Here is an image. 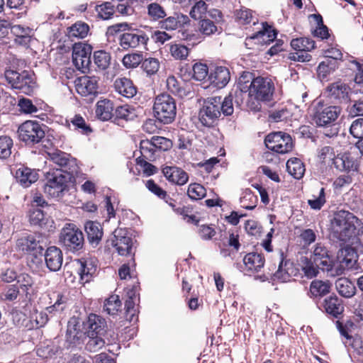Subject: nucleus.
I'll return each mask as SVG.
<instances>
[{"mask_svg":"<svg viewBox=\"0 0 363 363\" xmlns=\"http://www.w3.org/2000/svg\"><path fill=\"white\" fill-rule=\"evenodd\" d=\"M338 105L324 106L320 103L314 108L313 120L318 127L325 128L323 134L332 138L338 133L336 121L342 113Z\"/></svg>","mask_w":363,"mask_h":363,"instance_id":"nucleus-1","label":"nucleus"},{"mask_svg":"<svg viewBox=\"0 0 363 363\" xmlns=\"http://www.w3.org/2000/svg\"><path fill=\"white\" fill-rule=\"evenodd\" d=\"M331 223L334 233L342 241L347 242L359 234V219L349 211L336 212Z\"/></svg>","mask_w":363,"mask_h":363,"instance_id":"nucleus-2","label":"nucleus"},{"mask_svg":"<svg viewBox=\"0 0 363 363\" xmlns=\"http://www.w3.org/2000/svg\"><path fill=\"white\" fill-rule=\"evenodd\" d=\"M44 192L52 198H59L67 189L68 183L75 182L79 177L63 174L60 170H50L45 174Z\"/></svg>","mask_w":363,"mask_h":363,"instance_id":"nucleus-3","label":"nucleus"},{"mask_svg":"<svg viewBox=\"0 0 363 363\" xmlns=\"http://www.w3.org/2000/svg\"><path fill=\"white\" fill-rule=\"evenodd\" d=\"M4 77L13 89L27 95L31 94L36 87L35 74L32 71L6 69Z\"/></svg>","mask_w":363,"mask_h":363,"instance_id":"nucleus-4","label":"nucleus"},{"mask_svg":"<svg viewBox=\"0 0 363 363\" xmlns=\"http://www.w3.org/2000/svg\"><path fill=\"white\" fill-rule=\"evenodd\" d=\"M244 75H247L246 79L250 80L247 84L249 87L247 96L254 97L257 101H269L272 99L274 85L270 79L262 77L252 79L250 73Z\"/></svg>","mask_w":363,"mask_h":363,"instance_id":"nucleus-5","label":"nucleus"},{"mask_svg":"<svg viewBox=\"0 0 363 363\" xmlns=\"http://www.w3.org/2000/svg\"><path fill=\"white\" fill-rule=\"evenodd\" d=\"M153 112L155 117L160 123H171L177 113L174 99L167 94L158 95L155 99Z\"/></svg>","mask_w":363,"mask_h":363,"instance_id":"nucleus-6","label":"nucleus"},{"mask_svg":"<svg viewBox=\"0 0 363 363\" xmlns=\"http://www.w3.org/2000/svg\"><path fill=\"white\" fill-rule=\"evenodd\" d=\"M46 126L35 121H26L18 128V139L28 146H33L43 141Z\"/></svg>","mask_w":363,"mask_h":363,"instance_id":"nucleus-7","label":"nucleus"},{"mask_svg":"<svg viewBox=\"0 0 363 363\" xmlns=\"http://www.w3.org/2000/svg\"><path fill=\"white\" fill-rule=\"evenodd\" d=\"M221 96H212L204 100L199 113L202 125L211 128L218 123L220 116Z\"/></svg>","mask_w":363,"mask_h":363,"instance_id":"nucleus-8","label":"nucleus"},{"mask_svg":"<svg viewBox=\"0 0 363 363\" xmlns=\"http://www.w3.org/2000/svg\"><path fill=\"white\" fill-rule=\"evenodd\" d=\"M60 242L68 251L78 252L84 247V234L74 224L67 223L61 230Z\"/></svg>","mask_w":363,"mask_h":363,"instance_id":"nucleus-9","label":"nucleus"},{"mask_svg":"<svg viewBox=\"0 0 363 363\" xmlns=\"http://www.w3.org/2000/svg\"><path fill=\"white\" fill-rule=\"evenodd\" d=\"M48 155L50 160L60 167L55 170H60L63 174L77 177L82 174L77 159L70 155L59 150H51L48 152Z\"/></svg>","mask_w":363,"mask_h":363,"instance_id":"nucleus-10","label":"nucleus"},{"mask_svg":"<svg viewBox=\"0 0 363 363\" xmlns=\"http://www.w3.org/2000/svg\"><path fill=\"white\" fill-rule=\"evenodd\" d=\"M337 257L338 262H333L330 277L342 275L346 269H352L357 262L358 255L353 247H345L338 251Z\"/></svg>","mask_w":363,"mask_h":363,"instance_id":"nucleus-11","label":"nucleus"},{"mask_svg":"<svg viewBox=\"0 0 363 363\" xmlns=\"http://www.w3.org/2000/svg\"><path fill=\"white\" fill-rule=\"evenodd\" d=\"M266 147L279 154H285L292 150L293 142L290 135L283 132H274L267 135L264 139Z\"/></svg>","mask_w":363,"mask_h":363,"instance_id":"nucleus-12","label":"nucleus"},{"mask_svg":"<svg viewBox=\"0 0 363 363\" xmlns=\"http://www.w3.org/2000/svg\"><path fill=\"white\" fill-rule=\"evenodd\" d=\"M91 46L86 43H74L72 48V62L76 68L82 72L89 69Z\"/></svg>","mask_w":363,"mask_h":363,"instance_id":"nucleus-13","label":"nucleus"},{"mask_svg":"<svg viewBox=\"0 0 363 363\" xmlns=\"http://www.w3.org/2000/svg\"><path fill=\"white\" fill-rule=\"evenodd\" d=\"M111 245L121 256L134 255L133 239L125 229L118 228L114 230Z\"/></svg>","mask_w":363,"mask_h":363,"instance_id":"nucleus-14","label":"nucleus"},{"mask_svg":"<svg viewBox=\"0 0 363 363\" xmlns=\"http://www.w3.org/2000/svg\"><path fill=\"white\" fill-rule=\"evenodd\" d=\"M99 78L95 76H82L75 80L77 92L86 97L88 101H92L98 94Z\"/></svg>","mask_w":363,"mask_h":363,"instance_id":"nucleus-15","label":"nucleus"},{"mask_svg":"<svg viewBox=\"0 0 363 363\" xmlns=\"http://www.w3.org/2000/svg\"><path fill=\"white\" fill-rule=\"evenodd\" d=\"M128 32L121 34L119 37L120 45L124 50L135 48L140 45H146L149 37L143 30L138 29H130Z\"/></svg>","mask_w":363,"mask_h":363,"instance_id":"nucleus-16","label":"nucleus"},{"mask_svg":"<svg viewBox=\"0 0 363 363\" xmlns=\"http://www.w3.org/2000/svg\"><path fill=\"white\" fill-rule=\"evenodd\" d=\"M350 86L337 81L328 84L325 89L326 96L335 104L347 103L350 101Z\"/></svg>","mask_w":363,"mask_h":363,"instance_id":"nucleus-17","label":"nucleus"},{"mask_svg":"<svg viewBox=\"0 0 363 363\" xmlns=\"http://www.w3.org/2000/svg\"><path fill=\"white\" fill-rule=\"evenodd\" d=\"M311 259L318 269L327 272L329 276L333 260L329 255V251L324 245L317 243L313 247Z\"/></svg>","mask_w":363,"mask_h":363,"instance_id":"nucleus-18","label":"nucleus"},{"mask_svg":"<svg viewBox=\"0 0 363 363\" xmlns=\"http://www.w3.org/2000/svg\"><path fill=\"white\" fill-rule=\"evenodd\" d=\"M278 260L279 267L274 274V279L281 282H286L290 280L292 276H296V270L294 267L293 262L285 259L283 252L279 253Z\"/></svg>","mask_w":363,"mask_h":363,"instance_id":"nucleus-19","label":"nucleus"},{"mask_svg":"<svg viewBox=\"0 0 363 363\" xmlns=\"http://www.w3.org/2000/svg\"><path fill=\"white\" fill-rule=\"evenodd\" d=\"M46 267L51 272H57L61 269L63 256L61 250L56 246L47 248L43 254Z\"/></svg>","mask_w":363,"mask_h":363,"instance_id":"nucleus-20","label":"nucleus"},{"mask_svg":"<svg viewBox=\"0 0 363 363\" xmlns=\"http://www.w3.org/2000/svg\"><path fill=\"white\" fill-rule=\"evenodd\" d=\"M16 246L19 250L27 254H31L35 257H37L38 254L42 255L43 251V247L39 244V241H37L33 235L18 238Z\"/></svg>","mask_w":363,"mask_h":363,"instance_id":"nucleus-21","label":"nucleus"},{"mask_svg":"<svg viewBox=\"0 0 363 363\" xmlns=\"http://www.w3.org/2000/svg\"><path fill=\"white\" fill-rule=\"evenodd\" d=\"M86 327V335H104L106 332L107 324L103 317L91 313L88 316Z\"/></svg>","mask_w":363,"mask_h":363,"instance_id":"nucleus-22","label":"nucleus"},{"mask_svg":"<svg viewBox=\"0 0 363 363\" xmlns=\"http://www.w3.org/2000/svg\"><path fill=\"white\" fill-rule=\"evenodd\" d=\"M230 79L229 69L223 66L216 67L211 71L208 82L214 86L221 89L225 86Z\"/></svg>","mask_w":363,"mask_h":363,"instance_id":"nucleus-23","label":"nucleus"},{"mask_svg":"<svg viewBox=\"0 0 363 363\" xmlns=\"http://www.w3.org/2000/svg\"><path fill=\"white\" fill-rule=\"evenodd\" d=\"M160 21V28L166 30H175L190 22L188 16L181 13H175L174 16L164 17Z\"/></svg>","mask_w":363,"mask_h":363,"instance_id":"nucleus-24","label":"nucleus"},{"mask_svg":"<svg viewBox=\"0 0 363 363\" xmlns=\"http://www.w3.org/2000/svg\"><path fill=\"white\" fill-rule=\"evenodd\" d=\"M162 172L168 181L177 185H184L189 179L187 173L177 167L167 166L162 169Z\"/></svg>","mask_w":363,"mask_h":363,"instance_id":"nucleus-25","label":"nucleus"},{"mask_svg":"<svg viewBox=\"0 0 363 363\" xmlns=\"http://www.w3.org/2000/svg\"><path fill=\"white\" fill-rule=\"evenodd\" d=\"M84 228L89 243L93 247H96L99 245L103 236V229L100 223L94 221H87Z\"/></svg>","mask_w":363,"mask_h":363,"instance_id":"nucleus-26","label":"nucleus"},{"mask_svg":"<svg viewBox=\"0 0 363 363\" xmlns=\"http://www.w3.org/2000/svg\"><path fill=\"white\" fill-rule=\"evenodd\" d=\"M16 179L22 186L26 188L38 180V174L34 169L21 167L16 170Z\"/></svg>","mask_w":363,"mask_h":363,"instance_id":"nucleus-27","label":"nucleus"},{"mask_svg":"<svg viewBox=\"0 0 363 363\" xmlns=\"http://www.w3.org/2000/svg\"><path fill=\"white\" fill-rule=\"evenodd\" d=\"M247 75H242L238 80L237 87L235 90L231 91L233 95V104H235L236 107H240L243 103L245 96H247L249 93V87L247 84L250 82L249 79H246Z\"/></svg>","mask_w":363,"mask_h":363,"instance_id":"nucleus-28","label":"nucleus"},{"mask_svg":"<svg viewBox=\"0 0 363 363\" xmlns=\"http://www.w3.org/2000/svg\"><path fill=\"white\" fill-rule=\"evenodd\" d=\"M115 89L126 98H132L137 93V89L133 82L126 77L117 79L114 82Z\"/></svg>","mask_w":363,"mask_h":363,"instance_id":"nucleus-29","label":"nucleus"},{"mask_svg":"<svg viewBox=\"0 0 363 363\" xmlns=\"http://www.w3.org/2000/svg\"><path fill=\"white\" fill-rule=\"evenodd\" d=\"M243 263L247 271L250 272H259L264 264V258L261 254L251 252L243 258Z\"/></svg>","mask_w":363,"mask_h":363,"instance_id":"nucleus-30","label":"nucleus"},{"mask_svg":"<svg viewBox=\"0 0 363 363\" xmlns=\"http://www.w3.org/2000/svg\"><path fill=\"white\" fill-rule=\"evenodd\" d=\"M323 308L327 313L337 318L342 313L344 306L341 299L336 296L326 298L323 302Z\"/></svg>","mask_w":363,"mask_h":363,"instance_id":"nucleus-31","label":"nucleus"},{"mask_svg":"<svg viewBox=\"0 0 363 363\" xmlns=\"http://www.w3.org/2000/svg\"><path fill=\"white\" fill-rule=\"evenodd\" d=\"M333 165L340 171L350 172L357 169L356 160L347 155H337L333 159Z\"/></svg>","mask_w":363,"mask_h":363,"instance_id":"nucleus-32","label":"nucleus"},{"mask_svg":"<svg viewBox=\"0 0 363 363\" xmlns=\"http://www.w3.org/2000/svg\"><path fill=\"white\" fill-rule=\"evenodd\" d=\"M113 103L111 100H100L96 104V116L101 121H108L113 116Z\"/></svg>","mask_w":363,"mask_h":363,"instance_id":"nucleus-33","label":"nucleus"},{"mask_svg":"<svg viewBox=\"0 0 363 363\" xmlns=\"http://www.w3.org/2000/svg\"><path fill=\"white\" fill-rule=\"evenodd\" d=\"M286 170L294 179H301L305 173L306 169L303 162L298 158L293 157L286 162Z\"/></svg>","mask_w":363,"mask_h":363,"instance_id":"nucleus-34","label":"nucleus"},{"mask_svg":"<svg viewBox=\"0 0 363 363\" xmlns=\"http://www.w3.org/2000/svg\"><path fill=\"white\" fill-rule=\"evenodd\" d=\"M78 274L80 277V281L83 284L89 282L96 269L91 260H79Z\"/></svg>","mask_w":363,"mask_h":363,"instance_id":"nucleus-35","label":"nucleus"},{"mask_svg":"<svg viewBox=\"0 0 363 363\" xmlns=\"http://www.w3.org/2000/svg\"><path fill=\"white\" fill-rule=\"evenodd\" d=\"M89 26L81 21L75 22L67 28V35L70 38L83 39L88 35Z\"/></svg>","mask_w":363,"mask_h":363,"instance_id":"nucleus-36","label":"nucleus"},{"mask_svg":"<svg viewBox=\"0 0 363 363\" xmlns=\"http://www.w3.org/2000/svg\"><path fill=\"white\" fill-rule=\"evenodd\" d=\"M339 63L328 59L321 62L317 67V74L320 80H327L329 75L335 72Z\"/></svg>","mask_w":363,"mask_h":363,"instance_id":"nucleus-37","label":"nucleus"},{"mask_svg":"<svg viewBox=\"0 0 363 363\" xmlns=\"http://www.w3.org/2000/svg\"><path fill=\"white\" fill-rule=\"evenodd\" d=\"M335 287L338 293L345 298H350L355 294L356 288L354 284L347 278H339L335 281Z\"/></svg>","mask_w":363,"mask_h":363,"instance_id":"nucleus-38","label":"nucleus"},{"mask_svg":"<svg viewBox=\"0 0 363 363\" xmlns=\"http://www.w3.org/2000/svg\"><path fill=\"white\" fill-rule=\"evenodd\" d=\"M48 320V315L43 311H33L25 324L28 330L38 329L44 326Z\"/></svg>","mask_w":363,"mask_h":363,"instance_id":"nucleus-39","label":"nucleus"},{"mask_svg":"<svg viewBox=\"0 0 363 363\" xmlns=\"http://www.w3.org/2000/svg\"><path fill=\"white\" fill-rule=\"evenodd\" d=\"M128 298L125 303V318L132 322L137 320L138 309L135 308L134 299L135 298V291L134 289L128 292Z\"/></svg>","mask_w":363,"mask_h":363,"instance_id":"nucleus-40","label":"nucleus"},{"mask_svg":"<svg viewBox=\"0 0 363 363\" xmlns=\"http://www.w3.org/2000/svg\"><path fill=\"white\" fill-rule=\"evenodd\" d=\"M291 46L296 51L308 53L315 48V42L308 38H299L293 39Z\"/></svg>","mask_w":363,"mask_h":363,"instance_id":"nucleus-41","label":"nucleus"},{"mask_svg":"<svg viewBox=\"0 0 363 363\" xmlns=\"http://www.w3.org/2000/svg\"><path fill=\"white\" fill-rule=\"evenodd\" d=\"M262 29L255 33L251 39L262 38L264 43L273 41L277 38V31L267 23H262Z\"/></svg>","mask_w":363,"mask_h":363,"instance_id":"nucleus-42","label":"nucleus"},{"mask_svg":"<svg viewBox=\"0 0 363 363\" xmlns=\"http://www.w3.org/2000/svg\"><path fill=\"white\" fill-rule=\"evenodd\" d=\"M94 10L97 12V16L104 20L110 19L116 11V6L109 1H106L100 5L94 6Z\"/></svg>","mask_w":363,"mask_h":363,"instance_id":"nucleus-43","label":"nucleus"},{"mask_svg":"<svg viewBox=\"0 0 363 363\" xmlns=\"http://www.w3.org/2000/svg\"><path fill=\"white\" fill-rule=\"evenodd\" d=\"M140 149L141 156L140 157L154 161L157 158V150L154 147L151 140H143L140 142Z\"/></svg>","mask_w":363,"mask_h":363,"instance_id":"nucleus-44","label":"nucleus"},{"mask_svg":"<svg viewBox=\"0 0 363 363\" xmlns=\"http://www.w3.org/2000/svg\"><path fill=\"white\" fill-rule=\"evenodd\" d=\"M147 13L150 19L153 21H160L167 16L164 9L156 2L147 6Z\"/></svg>","mask_w":363,"mask_h":363,"instance_id":"nucleus-45","label":"nucleus"},{"mask_svg":"<svg viewBox=\"0 0 363 363\" xmlns=\"http://www.w3.org/2000/svg\"><path fill=\"white\" fill-rule=\"evenodd\" d=\"M330 284L328 281L314 280L310 286V293L313 296H323L330 291Z\"/></svg>","mask_w":363,"mask_h":363,"instance_id":"nucleus-46","label":"nucleus"},{"mask_svg":"<svg viewBox=\"0 0 363 363\" xmlns=\"http://www.w3.org/2000/svg\"><path fill=\"white\" fill-rule=\"evenodd\" d=\"M121 301L118 295H112L104 304V311L111 315H116L121 307Z\"/></svg>","mask_w":363,"mask_h":363,"instance_id":"nucleus-47","label":"nucleus"},{"mask_svg":"<svg viewBox=\"0 0 363 363\" xmlns=\"http://www.w3.org/2000/svg\"><path fill=\"white\" fill-rule=\"evenodd\" d=\"M87 341L86 342L85 348L91 352H96L101 349L104 345L105 341L104 339V335H86Z\"/></svg>","mask_w":363,"mask_h":363,"instance_id":"nucleus-48","label":"nucleus"},{"mask_svg":"<svg viewBox=\"0 0 363 363\" xmlns=\"http://www.w3.org/2000/svg\"><path fill=\"white\" fill-rule=\"evenodd\" d=\"M111 61V55L104 50H98L94 53V62L97 67L104 70L108 67Z\"/></svg>","mask_w":363,"mask_h":363,"instance_id":"nucleus-49","label":"nucleus"},{"mask_svg":"<svg viewBox=\"0 0 363 363\" xmlns=\"http://www.w3.org/2000/svg\"><path fill=\"white\" fill-rule=\"evenodd\" d=\"M13 140L6 135L0 136V159L6 160L11 155Z\"/></svg>","mask_w":363,"mask_h":363,"instance_id":"nucleus-50","label":"nucleus"},{"mask_svg":"<svg viewBox=\"0 0 363 363\" xmlns=\"http://www.w3.org/2000/svg\"><path fill=\"white\" fill-rule=\"evenodd\" d=\"M141 67L148 76L155 74L160 68V62L157 58L149 57L143 60Z\"/></svg>","mask_w":363,"mask_h":363,"instance_id":"nucleus-51","label":"nucleus"},{"mask_svg":"<svg viewBox=\"0 0 363 363\" xmlns=\"http://www.w3.org/2000/svg\"><path fill=\"white\" fill-rule=\"evenodd\" d=\"M208 5L204 1L200 0L195 3L190 10L189 15L194 20H201L206 15Z\"/></svg>","mask_w":363,"mask_h":363,"instance_id":"nucleus-52","label":"nucleus"},{"mask_svg":"<svg viewBox=\"0 0 363 363\" xmlns=\"http://www.w3.org/2000/svg\"><path fill=\"white\" fill-rule=\"evenodd\" d=\"M187 194L192 200H199L205 197L206 189L199 184H191L188 187Z\"/></svg>","mask_w":363,"mask_h":363,"instance_id":"nucleus-53","label":"nucleus"},{"mask_svg":"<svg viewBox=\"0 0 363 363\" xmlns=\"http://www.w3.org/2000/svg\"><path fill=\"white\" fill-rule=\"evenodd\" d=\"M193 77L197 81H202L207 79L208 82V69L206 64L196 63L193 66Z\"/></svg>","mask_w":363,"mask_h":363,"instance_id":"nucleus-54","label":"nucleus"},{"mask_svg":"<svg viewBox=\"0 0 363 363\" xmlns=\"http://www.w3.org/2000/svg\"><path fill=\"white\" fill-rule=\"evenodd\" d=\"M199 29L201 33L206 36L213 35L218 30L214 22L207 18L200 20Z\"/></svg>","mask_w":363,"mask_h":363,"instance_id":"nucleus-55","label":"nucleus"},{"mask_svg":"<svg viewBox=\"0 0 363 363\" xmlns=\"http://www.w3.org/2000/svg\"><path fill=\"white\" fill-rule=\"evenodd\" d=\"M143 57L140 53L127 54L123 58V64L126 68H133L142 63Z\"/></svg>","mask_w":363,"mask_h":363,"instance_id":"nucleus-56","label":"nucleus"},{"mask_svg":"<svg viewBox=\"0 0 363 363\" xmlns=\"http://www.w3.org/2000/svg\"><path fill=\"white\" fill-rule=\"evenodd\" d=\"M150 140L157 151H167L172 145V141L164 137L154 136Z\"/></svg>","mask_w":363,"mask_h":363,"instance_id":"nucleus-57","label":"nucleus"},{"mask_svg":"<svg viewBox=\"0 0 363 363\" xmlns=\"http://www.w3.org/2000/svg\"><path fill=\"white\" fill-rule=\"evenodd\" d=\"M325 201V189L322 187L319 190L318 194L317 196L313 195V199H309L308 203L311 208L320 210Z\"/></svg>","mask_w":363,"mask_h":363,"instance_id":"nucleus-58","label":"nucleus"},{"mask_svg":"<svg viewBox=\"0 0 363 363\" xmlns=\"http://www.w3.org/2000/svg\"><path fill=\"white\" fill-rule=\"evenodd\" d=\"M233 95L230 93L223 99H221L220 113L224 116H231L234 112Z\"/></svg>","mask_w":363,"mask_h":363,"instance_id":"nucleus-59","label":"nucleus"},{"mask_svg":"<svg viewBox=\"0 0 363 363\" xmlns=\"http://www.w3.org/2000/svg\"><path fill=\"white\" fill-rule=\"evenodd\" d=\"M19 289L25 293L26 295L28 294L29 289L33 285L32 277L27 274H22L17 277V284Z\"/></svg>","mask_w":363,"mask_h":363,"instance_id":"nucleus-60","label":"nucleus"},{"mask_svg":"<svg viewBox=\"0 0 363 363\" xmlns=\"http://www.w3.org/2000/svg\"><path fill=\"white\" fill-rule=\"evenodd\" d=\"M18 106L21 112L31 114L38 112V108L33 104L32 101L27 98H21L18 101Z\"/></svg>","mask_w":363,"mask_h":363,"instance_id":"nucleus-61","label":"nucleus"},{"mask_svg":"<svg viewBox=\"0 0 363 363\" xmlns=\"http://www.w3.org/2000/svg\"><path fill=\"white\" fill-rule=\"evenodd\" d=\"M29 220L31 225H42L45 224V215L40 208H33L30 211Z\"/></svg>","mask_w":363,"mask_h":363,"instance_id":"nucleus-62","label":"nucleus"},{"mask_svg":"<svg viewBox=\"0 0 363 363\" xmlns=\"http://www.w3.org/2000/svg\"><path fill=\"white\" fill-rule=\"evenodd\" d=\"M171 55L177 60L185 59L189 54L188 48L180 44H174L170 47Z\"/></svg>","mask_w":363,"mask_h":363,"instance_id":"nucleus-63","label":"nucleus"},{"mask_svg":"<svg viewBox=\"0 0 363 363\" xmlns=\"http://www.w3.org/2000/svg\"><path fill=\"white\" fill-rule=\"evenodd\" d=\"M350 132L354 138L363 137V118H357L352 122Z\"/></svg>","mask_w":363,"mask_h":363,"instance_id":"nucleus-64","label":"nucleus"}]
</instances>
